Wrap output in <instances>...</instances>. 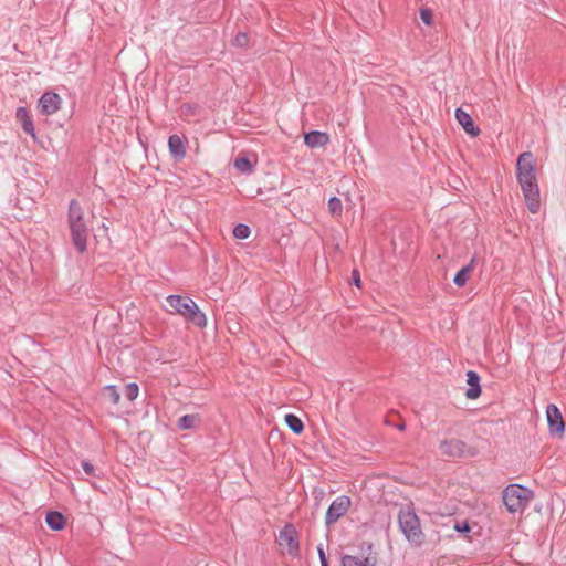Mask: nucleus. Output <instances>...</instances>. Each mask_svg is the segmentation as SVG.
<instances>
[{"label":"nucleus","instance_id":"nucleus-1","mask_svg":"<svg viewBox=\"0 0 566 566\" xmlns=\"http://www.w3.org/2000/svg\"><path fill=\"white\" fill-rule=\"evenodd\" d=\"M516 179L528 211L531 213H537L541 208V195L537 181L536 159L531 151L520 154L516 161Z\"/></svg>","mask_w":566,"mask_h":566},{"label":"nucleus","instance_id":"nucleus-2","mask_svg":"<svg viewBox=\"0 0 566 566\" xmlns=\"http://www.w3.org/2000/svg\"><path fill=\"white\" fill-rule=\"evenodd\" d=\"M92 217H90L80 202L71 201L69 207L67 223L74 247L80 253H84L87 248Z\"/></svg>","mask_w":566,"mask_h":566},{"label":"nucleus","instance_id":"nucleus-3","mask_svg":"<svg viewBox=\"0 0 566 566\" xmlns=\"http://www.w3.org/2000/svg\"><path fill=\"white\" fill-rule=\"evenodd\" d=\"M166 301L170 313L186 317L198 327H205L207 325L206 315L200 312L197 304L190 297L169 295Z\"/></svg>","mask_w":566,"mask_h":566},{"label":"nucleus","instance_id":"nucleus-4","mask_svg":"<svg viewBox=\"0 0 566 566\" xmlns=\"http://www.w3.org/2000/svg\"><path fill=\"white\" fill-rule=\"evenodd\" d=\"M532 499V491L518 484H511L503 491V502L511 513L522 512Z\"/></svg>","mask_w":566,"mask_h":566},{"label":"nucleus","instance_id":"nucleus-5","mask_svg":"<svg viewBox=\"0 0 566 566\" xmlns=\"http://www.w3.org/2000/svg\"><path fill=\"white\" fill-rule=\"evenodd\" d=\"M399 525L408 541L415 543L420 542L422 531L420 527V521L413 510L406 507L400 511Z\"/></svg>","mask_w":566,"mask_h":566},{"label":"nucleus","instance_id":"nucleus-6","mask_svg":"<svg viewBox=\"0 0 566 566\" xmlns=\"http://www.w3.org/2000/svg\"><path fill=\"white\" fill-rule=\"evenodd\" d=\"M276 542L283 554L297 557L300 554L298 533L292 524H286L279 533Z\"/></svg>","mask_w":566,"mask_h":566},{"label":"nucleus","instance_id":"nucleus-7","mask_svg":"<svg viewBox=\"0 0 566 566\" xmlns=\"http://www.w3.org/2000/svg\"><path fill=\"white\" fill-rule=\"evenodd\" d=\"M352 501L348 496L342 495L332 502L326 513V523H335L349 510Z\"/></svg>","mask_w":566,"mask_h":566},{"label":"nucleus","instance_id":"nucleus-8","mask_svg":"<svg viewBox=\"0 0 566 566\" xmlns=\"http://www.w3.org/2000/svg\"><path fill=\"white\" fill-rule=\"evenodd\" d=\"M546 418L551 433L562 436L565 430V423L559 409L555 405L547 406Z\"/></svg>","mask_w":566,"mask_h":566},{"label":"nucleus","instance_id":"nucleus-9","mask_svg":"<svg viewBox=\"0 0 566 566\" xmlns=\"http://www.w3.org/2000/svg\"><path fill=\"white\" fill-rule=\"evenodd\" d=\"M62 99L56 93L46 92L39 99V109L44 115L55 114L61 108Z\"/></svg>","mask_w":566,"mask_h":566},{"label":"nucleus","instance_id":"nucleus-10","mask_svg":"<svg viewBox=\"0 0 566 566\" xmlns=\"http://www.w3.org/2000/svg\"><path fill=\"white\" fill-rule=\"evenodd\" d=\"M455 119L463 130L471 137H478L480 135V129L474 125L471 115L462 108H457Z\"/></svg>","mask_w":566,"mask_h":566},{"label":"nucleus","instance_id":"nucleus-11","mask_svg":"<svg viewBox=\"0 0 566 566\" xmlns=\"http://www.w3.org/2000/svg\"><path fill=\"white\" fill-rule=\"evenodd\" d=\"M464 443L455 438L443 440L439 444L441 453L449 457L462 455L464 453Z\"/></svg>","mask_w":566,"mask_h":566},{"label":"nucleus","instance_id":"nucleus-12","mask_svg":"<svg viewBox=\"0 0 566 566\" xmlns=\"http://www.w3.org/2000/svg\"><path fill=\"white\" fill-rule=\"evenodd\" d=\"M467 377L469 388L465 391V397L471 400L478 399L481 395L480 376L478 373L469 370Z\"/></svg>","mask_w":566,"mask_h":566},{"label":"nucleus","instance_id":"nucleus-13","mask_svg":"<svg viewBox=\"0 0 566 566\" xmlns=\"http://www.w3.org/2000/svg\"><path fill=\"white\" fill-rule=\"evenodd\" d=\"M304 143L311 148L324 147L329 143V136L323 132H310L304 136Z\"/></svg>","mask_w":566,"mask_h":566},{"label":"nucleus","instance_id":"nucleus-14","mask_svg":"<svg viewBox=\"0 0 566 566\" xmlns=\"http://www.w3.org/2000/svg\"><path fill=\"white\" fill-rule=\"evenodd\" d=\"M15 118L20 122L23 130L29 134L32 138H35V130L29 112L25 107H18L15 112Z\"/></svg>","mask_w":566,"mask_h":566},{"label":"nucleus","instance_id":"nucleus-15","mask_svg":"<svg viewBox=\"0 0 566 566\" xmlns=\"http://www.w3.org/2000/svg\"><path fill=\"white\" fill-rule=\"evenodd\" d=\"M168 147L174 157L184 158L186 156L185 140L180 136L171 135L168 139Z\"/></svg>","mask_w":566,"mask_h":566},{"label":"nucleus","instance_id":"nucleus-16","mask_svg":"<svg viewBox=\"0 0 566 566\" xmlns=\"http://www.w3.org/2000/svg\"><path fill=\"white\" fill-rule=\"evenodd\" d=\"M474 262L475 260L472 259L471 262L463 266L454 276L453 279V282L457 286L459 287H462L467 284L468 280L470 279L472 272H473V266H474Z\"/></svg>","mask_w":566,"mask_h":566},{"label":"nucleus","instance_id":"nucleus-17","mask_svg":"<svg viewBox=\"0 0 566 566\" xmlns=\"http://www.w3.org/2000/svg\"><path fill=\"white\" fill-rule=\"evenodd\" d=\"M46 524L53 531H61L65 526V517L59 512H49L46 514Z\"/></svg>","mask_w":566,"mask_h":566},{"label":"nucleus","instance_id":"nucleus-18","mask_svg":"<svg viewBox=\"0 0 566 566\" xmlns=\"http://www.w3.org/2000/svg\"><path fill=\"white\" fill-rule=\"evenodd\" d=\"M200 416L198 413L185 415L178 420V428L180 430H189L197 428L200 423Z\"/></svg>","mask_w":566,"mask_h":566},{"label":"nucleus","instance_id":"nucleus-19","mask_svg":"<svg viewBox=\"0 0 566 566\" xmlns=\"http://www.w3.org/2000/svg\"><path fill=\"white\" fill-rule=\"evenodd\" d=\"M342 566H375L369 558L346 555L342 558Z\"/></svg>","mask_w":566,"mask_h":566},{"label":"nucleus","instance_id":"nucleus-20","mask_svg":"<svg viewBox=\"0 0 566 566\" xmlns=\"http://www.w3.org/2000/svg\"><path fill=\"white\" fill-rule=\"evenodd\" d=\"M285 423L295 433H301L304 430L302 420L298 417H296L295 415H292V413L286 415Z\"/></svg>","mask_w":566,"mask_h":566},{"label":"nucleus","instance_id":"nucleus-21","mask_svg":"<svg viewBox=\"0 0 566 566\" xmlns=\"http://www.w3.org/2000/svg\"><path fill=\"white\" fill-rule=\"evenodd\" d=\"M328 211L334 218H339L343 213V203L339 198L332 197L328 200Z\"/></svg>","mask_w":566,"mask_h":566},{"label":"nucleus","instance_id":"nucleus-22","mask_svg":"<svg viewBox=\"0 0 566 566\" xmlns=\"http://www.w3.org/2000/svg\"><path fill=\"white\" fill-rule=\"evenodd\" d=\"M235 169L242 174H250L253 171V164L245 157L237 158L233 163Z\"/></svg>","mask_w":566,"mask_h":566},{"label":"nucleus","instance_id":"nucleus-23","mask_svg":"<svg viewBox=\"0 0 566 566\" xmlns=\"http://www.w3.org/2000/svg\"><path fill=\"white\" fill-rule=\"evenodd\" d=\"M104 396L114 405H117L120 401V395L115 386H106L104 388Z\"/></svg>","mask_w":566,"mask_h":566},{"label":"nucleus","instance_id":"nucleus-24","mask_svg":"<svg viewBox=\"0 0 566 566\" xmlns=\"http://www.w3.org/2000/svg\"><path fill=\"white\" fill-rule=\"evenodd\" d=\"M251 231H250V228L245 224H238L234 227L233 229V235L237 238V239H247L249 238Z\"/></svg>","mask_w":566,"mask_h":566},{"label":"nucleus","instance_id":"nucleus-25","mask_svg":"<svg viewBox=\"0 0 566 566\" xmlns=\"http://www.w3.org/2000/svg\"><path fill=\"white\" fill-rule=\"evenodd\" d=\"M138 394H139V388H138V386L135 382L128 384L126 386V388H125V396L130 401H134L138 397Z\"/></svg>","mask_w":566,"mask_h":566},{"label":"nucleus","instance_id":"nucleus-26","mask_svg":"<svg viewBox=\"0 0 566 566\" xmlns=\"http://www.w3.org/2000/svg\"><path fill=\"white\" fill-rule=\"evenodd\" d=\"M249 42L248 34L244 32H239L232 40V45L244 48Z\"/></svg>","mask_w":566,"mask_h":566},{"label":"nucleus","instance_id":"nucleus-27","mask_svg":"<svg viewBox=\"0 0 566 566\" xmlns=\"http://www.w3.org/2000/svg\"><path fill=\"white\" fill-rule=\"evenodd\" d=\"M420 18H421L422 22L427 25H431L433 22L432 12L428 9H422L420 11Z\"/></svg>","mask_w":566,"mask_h":566},{"label":"nucleus","instance_id":"nucleus-28","mask_svg":"<svg viewBox=\"0 0 566 566\" xmlns=\"http://www.w3.org/2000/svg\"><path fill=\"white\" fill-rule=\"evenodd\" d=\"M196 113V108L190 106V105H184L181 107V115L185 116V117H188L190 115H195Z\"/></svg>","mask_w":566,"mask_h":566},{"label":"nucleus","instance_id":"nucleus-29","mask_svg":"<svg viewBox=\"0 0 566 566\" xmlns=\"http://www.w3.org/2000/svg\"><path fill=\"white\" fill-rule=\"evenodd\" d=\"M82 468L85 471V473H87L90 475L94 474V467L90 462L83 461Z\"/></svg>","mask_w":566,"mask_h":566},{"label":"nucleus","instance_id":"nucleus-30","mask_svg":"<svg viewBox=\"0 0 566 566\" xmlns=\"http://www.w3.org/2000/svg\"><path fill=\"white\" fill-rule=\"evenodd\" d=\"M353 281L356 286L360 287L361 281H360V275L357 270L353 271Z\"/></svg>","mask_w":566,"mask_h":566},{"label":"nucleus","instance_id":"nucleus-31","mask_svg":"<svg viewBox=\"0 0 566 566\" xmlns=\"http://www.w3.org/2000/svg\"><path fill=\"white\" fill-rule=\"evenodd\" d=\"M455 530L459 531V532H469L470 531V526H469L468 523L457 524L455 525Z\"/></svg>","mask_w":566,"mask_h":566},{"label":"nucleus","instance_id":"nucleus-32","mask_svg":"<svg viewBox=\"0 0 566 566\" xmlns=\"http://www.w3.org/2000/svg\"><path fill=\"white\" fill-rule=\"evenodd\" d=\"M321 559H322V566H327L326 560H325V556H324L322 551H321Z\"/></svg>","mask_w":566,"mask_h":566}]
</instances>
